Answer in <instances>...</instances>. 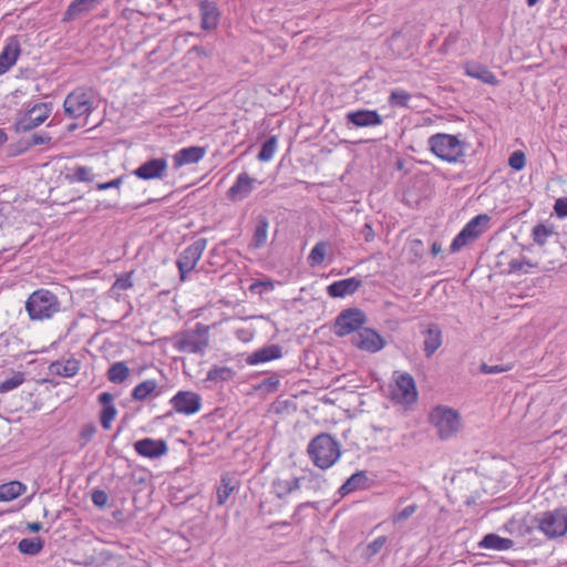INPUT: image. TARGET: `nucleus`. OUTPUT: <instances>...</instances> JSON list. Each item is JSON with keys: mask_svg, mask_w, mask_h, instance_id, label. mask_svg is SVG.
<instances>
[{"mask_svg": "<svg viewBox=\"0 0 567 567\" xmlns=\"http://www.w3.org/2000/svg\"><path fill=\"white\" fill-rule=\"evenodd\" d=\"M307 452L317 467L327 470L340 458L341 445L332 435L321 433L309 442Z\"/></svg>", "mask_w": 567, "mask_h": 567, "instance_id": "f03ea898", "label": "nucleus"}, {"mask_svg": "<svg viewBox=\"0 0 567 567\" xmlns=\"http://www.w3.org/2000/svg\"><path fill=\"white\" fill-rule=\"evenodd\" d=\"M386 542V538L384 536H380L378 538H375L372 543H370L368 545V551L370 555H375L378 554L381 548L384 546Z\"/></svg>", "mask_w": 567, "mask_h": 567, "instance_id": "4d7b16f0", "label": "nucleus"}, {"mask_svg": "<svg viewBox=\"0 0 567 567\" xmlns=\"http://www.w3.org/2000/svg\"><path fill=\"white\" fill-rule=\"evenodd\" d=\"M255 178L247 173H240L234 185L227 190V198L239 202L247 198L254 190Z\"/></svg>", "mask_w": 567, "mask_h": 567, "instance_id": "aec40b11", "label": "nucleus"}, {"mask_svg": "<svg viewBox=\"0 0 567 567\" xmlns=\"http://www.w3.org/2000/svg\"><path fill=\"white\" fill-rule=\"evenodd\" d=\"M24 308L30 321L43 322L53 319L61 311V301L51 290L40 288L27 298Z\"/></svg>", "mask_w": 567, "mask_h": 567, "instance_id": "f257e3e1", "label": "nucleus"}, {"mask_svg": "<svg viewBox=\"0 0 567 567\" xmlns=\"http://www.w3.org/2000/svg\"><path fill=\"white\" fill-rule=\"evenodd\" d=\"M421 333L424 337V353L431 358L443 343L442 330L436 323H427L422 326Z\"/></svg>", "mask_w": 567, "mask_h": 567, "instance_id": "dca6fc26", "label": "nucleus"}, {"mask_svg": "<svg viewBox=\"0 0 567 567\" xmlns=\"http://www.w3.org/2000/svg\"><path fill=\"white\" fill-rule=\"evenodd\" d=\"M109 501V495L102 489H95L92 493V502L96 507L103 508Z\"/></svg>", "mask_w": 567, "mask_h": 567, "instance_id": "864d4df0", "label": "nucleus"}, {"mask_svg": "<svg viewBox=\"0 0 567 567\" xmlns=\"http://www.w3.org/2000/svg\"><path fill=\"white\" fill-rule=\"evenodd\" d=\"M465 74L489 85H496L498 83L494 73L485 65L478 63H467L465 65Z\"/></svg>", "mask_w": 567, "mask_h": 567, "instance_id": "c85d7f7f", "label": "nucleus"}, {"mask_svg": "<svg viewBox=\"0 0 567 567\" xmlns=\"http://www.w3.org/2000/svg\"><path fill=\"white\" fill-rule=\"evenodd\" d=\"M282 357V348L278 344H270L264 348H260L252 352L247 358V363L250 365L268 362L275 359H279Z\"/></svg>", "mask_w": 567, "mask_h": 567, "instance_id": "a878e982", "label": "nucleus"}, {"mask_svg": "<svg viewBox=\"0 0 567 567\" xmlns=\"http://www.w3.org/2000/svg\"><path fill=\"white\" fill-rule=\"evenodd\" d=\"M42 528V524L39 522H33L28 524V529L32 533H38Z\"/></svg>", "mask_w": 567, "mask_h": 567, "instance_id": "69168bd1", "label": "nucleus"}, {"mask_svg": "<svg viewBox=\"0 0 567 567\" xmlns=\"http://www.w3.org/2000/svg\"><path fill=\"white\" fill-rule=\"evenodd\" d=\"M133 287L132 272H126L117 278L113 285L114 289L127 290Z\"/></svg>", "mask_w": 567, "mask_h": 567, "instance_id": "de8ad7c7", "label": "nucleus"}, {"mask_svg": "<svg viewBox=\"0 0 567 567\" xmlns=\"http://www.w3.org/2000/svg\"><path fill=\"white\" fill-rule=\"evenodd\" d=\"M430 421L435 426L441 440H449L461 429V416L452 408L439 405L430 414Z\"/></svg>", "mask_w": 567, "mask_h": 567, "instance_id": "39448f33", "label": "nucleus"}, {"mask_svg": "<svg viewBox=\"0 0 567 567\" xmlns=\"http://www.w3.org/2000/svg\"><path fill=\"white\" fill-rule=\"evenodd\" d=\"M235 377V371L228 367L214 365L207 372L206 380L213 382L230 381Z\"/></svg>", "mask_w": 567, "mask_h": 567, "instance_id": "c9c22d12", "label": "nucleus"}, {"mask_svg": "<svg viewBox=\"0 0 567 567\" xmlns=\"http://www.w3.org/2000/svg\"><path fill=\"white\" fill-rule=\"evenodd\" d=\"M113 395L110 392H102L99 395V402L104 406L114 405L113 404Z\"/></svg>", "mask_w": 567, "mask_h": 567, "instance_id": "680f3d73", "label": "nucleus"}, {"mask_svg": "<svg viewBox=\"0 0 567 567\" xmlns=\"http://www.w3.org/2000/svg\"><path fill=\"white\" fill-rule=\"evenodd\" d=\"M207 246L206 238H199L187 246L178 256L176 265L182 280L196 267Z\"/></svg>", "mask_w": 567, "mask_h": 567, "instance_id": "9d476101", "label": "nucleus"}, {"mask_svg": "<svg viewBox=\"0 0 567 567\" xmlns=\"http://www.w3.org/2000/svg\"><path fill=\"white\" fill-rule=\"evenodd\" d=\"M21 53L20 42L17 37H10L0 53V75L7 73L13 66Z\"/></svg>", "mask_w": 567, "mask_h": 567, "instance_id": "6ab92c4d", "label": "nucleus"}, {"mask_svg": "<svg viewBox=\"0 0 567 567\" xmlns=\"http://www.w3.org/2000/svg\"><path fill=\"white\" fill-rule=\"evenodd\" d=\"M410 249L415 254V256H421L423 251V243L420 239H413L410 243Z\"/></svg>", "mask_w": 567, "mask_h": 567, "instance_id": "e2e57ef3", "label": "nucleus"}, {"mask_svg": "<svg viewBox=\"0 0 567 567\" xmlns=\"http://www.w3.org/2000/svg\"><path fill=\"white\" fill-rule=\"evenodd\" d=\"M24 382V373L23 372H16L9 379H6L0 382V393H7L10 392L18 386H20Z\"/></svg>", "mask_w": 567, "mask_h": 567, "instance_id": "c03bdc74", "label": "nucleus"}, {"mask_svg": "<svg viewBox=\"0 0 567 567\" xmlns=\"http://www.w3.org/2000/svg\"><path fill=\"white\" fill-rule=\"evenodd\" d=\"M556 236L555 228L550 224L539 223L532 229L533 241L538 246H544L550 238Z\"/></svg>", "mask_w": 567, "mask_h": 567, "instance_id": "72a5a7b5", "label": "nucleus"}, {"mask_svg": "<svg viewBox=\"0 0 567 567\" xmlns=\"http://www.w3.org/2000/svg\"><path fill=\"white\" fill-rule=\"evenodd\" d=\"M508 370H509V367L503 365V364L489 365L487 363H482V365H481V371L485 374H495V373H501V372H505Z\"/></svg>", "mask_w": 567, "mask_h": 567, "instance_id": "5fc2aeb1", "label": "nucleus"}, {"mask_svg": "<svg viewBox=\"0 0 567 567\" xmlns=\"http://www.w3.org/2000/svg\"><path fill=\"white\" fill-rule=\"evenodd\" d=\"M208 343V326L196 323L194 329L185 330L176 337L175 348L181 352L203 353Z\"/></svg>", "mask_w": 567, "mask_h": 567, "instance_id": "423d86ee", "label": "nucleus"}, {"mask_svg": "<svg viewBox=\"0 0 567 567\" xmlns=\"http://www.w3.org/2000/svg\"><path fill=\"white\" fill-rule=\"evenodd\" d=\"M50 370L54 374L65 377V378H71V377H74L79 372L80 361L74 358H70L66 360H59V361L53 362L50 365Z\"/></svg>", "mask_w": 567, "mask_h": 567, "instance_id": "c756f323", "label": "nucleus"}, {"mask_svg": "<svg viewBox=\"0 0 567 567\" xmlns=\"http://www.w3.org/2000/svg\"><path fill=\"white\" fill-rule=\"evenodd\" d=\"M330 247V244L328 241H319L317 243L309 256H308V261L311 266H318V265H321L324 259H326V256H327V251Z\"/></svg>", "mask_w": 567, "mask_h": 567, "instance_id": "4c0bfd02", "label": "nucleus"}, {"mask_svg": "<svg viewBox=\"0 0 567 567\" xmlns=\"http://www.w3.org/2000/svg\"><path fill=\"white\" fill-rule=\"evenodd\" d=\"M537 528L548 538H557L567 533V508H557L535 517Z\"/></svg>", "mask_w": 567, "mask_h": 567, "instance_id": "6e6552de", "label": "nucleus"}, {"mask_svg": "<svg viewBox=\"0 0 567 567\" xmlns=\"http://www.w3.org/2000/svg\"><path fill=\"white\" fill-rule=\"evenodd\" d=\"M393 395L405 403L415 402L417 399V391L414 379L409 373H403L398 377L395 381V389Z\"/></svg>", "mask_w": 567, "mask_h": 567, "instance_id": "f3484780", "label": "nucleus"}, {"mask_svg": "<svg viewBox=\"0 0 567 567\" xmlns=\"http://www.w3.org/2000/svg\"><path fill=\"white\" fill-rule=\"evenodd\" d=\"M367 321L365 313L358 308H349L339 313L334 323V333L344 337L352 332H359Z\"/></svg>", "mask_w": 567, "mask_h": 567, "instance_id": "1a4fd4ad", "label": "nucleus"}, {"mask_svg": "<svg viewBox=\"0 0 567 567\" xmlns=\"http://www.w3.org/2000/svg\"><path fill=\"white\" fill-rule=\"evenodd\" d=\"M537 267V264L533 262L526 257L512 259L508 264L509 274H528L529 269Z\"/></svg>", "mask_w": 567, "mask_h": 567, "instance_id": "58836bf2", "label": "nucleus"}, {"mask_svg": "<svg viewBox=\"0 0 567 567\" xmlns=\"http://www.w3.org/2000/svg\"><path fill=\"white\" fill-rule=\"evenodd\" d=\"M169 404L178 414L193 415L202 408V398L193 391H178L171 400Z\"/></svg>", "mask_w": 567, "mask_h": 567, "instance_id": "f8f14e48", "label": "nucleus"}, {"mask_svg": "<svg viewBox=\"0 0 567 567\" xmlns=\"http://www.w3.org/2000/svg\"><path fill=\"white\" fill-rule=\"evenodd\" d=\"M117 410L115 405L104 406L101 411L100 420L103 429L109 430L112 421L115 419Z\"/></svg>", "mask_w": 567, "mask_h": 567, "instance_id": "a18cd8bd", "label": "nucleus"}, {"mask_svg": "<svg viewBox=\"0 0 567 567\" xmlns=\"http://www.w3.org/2000/svg\"><path fill=\"white\" fill-rule=\"evenodd\" d=\"M95 433L96 426L93 423L85 424L80 432L81 445L87 444Z\"/></svg>", "mask_w": 567, "mask_h": 567, "instance_id": "09e8293b", "label": "nucleus"}, {"mask_svg": "<svg viewBox=\"0 0 567 567\" xmlns=\"http://www.w3.org/2000/svg\"><path fill=\"white\" fill-rule=\"evenodd\" d=\"M275 286L274 282L270 280L266 281H255L250 286V291L261 295L262 292H268L274 290Z\"/></svg>", "mask_w": 567, "mask_h": 567, "instance_id": "8fccbe9b", "label": "nucleus"}, {"mask_svg": "<svg viewBox=\"0 0 567 567\" xmlns=\"http://www.w3.org/2000/svg\"><path fill=\"white\" fill-rule=\"evenodd\" d=\"M234 489L235 485L233 484V480L227 476H223L220 480V485L217 488V504L224 505Z\"/></svg>", "mask_w": 567, "mask_h": 567, "instance_id": "a19ab883", "label": "nucleus"}, {"mask_svg": "<svg viewBox=\"0 0 567 567\" xmlns=\"http://www.w3.org/2000/svg\"><path fill=\"white\" fill-rule=\"evenodd\" d=\"M347 122L355 127L378 126L382 124L381 115L374 110H358L348 112Z\"/></svg>", "mask_w": 567, "mask_h": 567, "instance_id": "a211bd4d", "label": "nucleus"}, {"mask_svg": "<svg viewBox=\"0 0 567 567\" xmlns=\"http://www.w3.org/2000/svg\"><path fill=\"white\" fill-rule=\"evenodd\" d=\"M134 450L143 457L155 460L165 455L168 452V446L162 439L145 437L134 443Z\"/></svg>", "mask_w": 567, "mask_h": 567, "instance_id": "2eb2a0df", "label": "nucleus"}, {"mask_svg": "<svg viewBox=\"0 0 567 567\" xmlns=\"http://www.w3.org/2000/svg\"><path fill=\"white\" fill-rule=\"evenodd\" d=\"M168 168L167 161L164 157L151 158L140 165L133 174L140 179H162L166 176Z\"/></svg>", "mask_w": 567, "mask_h": 567, "instance_id": "4468645a", "label": "nucleus"}, {"mask_svg": "<svg viewBox=\"0 0 567 567\" xmlns=\"http://www.w3.org/2000/svg\"><path fill=\"white\" fill-rule=\"evenodd\" d=\"M525 164H526V157L522 151H516L509 156L508 165L513 169L520 171L524 168Z\"/></svg>", "mask_w": 567, "mask_h": 567, "instance_id": "49530a36", "label": "nucleus"}, {"mask_svg": "<svg viewBox=\"0 0 567 567\" xmlns=\"http://www.w3.org/2000/svg\"><path fill=\"white\" fill-rule=\"evenodd\" d=\"M554 213L560 219L567 217V197H559L556 199Z\"/></svg>", "mask_w": 567, "mask_h": 567, "instance_id": "603ef678", "label": "nucleus"}, {"mask_svg": "<svg viewBox=\"0 0 567 567\" xmlns=\"http://www.w3.org/2000/svg\"><path fill=\"white\" fill-rule=\"evenodd\" d=\"M51 141V136L45 133H35L31 136V140L29 141V145L35 146V145H42L48 144Z\"/></svg>", "mask_w": 567, "mask_h": 567, "instance_id": "13d9d810", "label": "nucleus"}, {"mask_svg": "<svg viewBox=\"0 0 567 567\" xmlns=\"http://www.w3.org/2000/svg\"><path fill=\"white\" fill-rule=\"evenodd\" d=\"M269 220L266 216L259 215L256 218V225L250 246L260 249L266 246L268 239Z\"/></svg>", "mask_w": 567, "mask_h": 567, "instance_id": "cd10ccee", "label": "nucleus"}, {"mask_svg": "<svg viewBox=\"0 0 567 567\" xmlns=\"http://www.w3.org/2000/svg\"><path fill=\"white\" fill-rule=\"evenodd\" d=\"M370 486V478L364 471L352 474L339 488V494L346 496L354 491L365 489Z\"/></svg>", "mask_w": 567, "mask_h": 567, "instance_id": "bb28decb", "label": "nucleus"}, {"mask_svg": "<svg viewBox=\"0 0 567 567\" xmlns=\"http://www.w3.org/2000/svg\"><path fill=\"white\" fill-rule=\"evenodd\" d=\"M417 508H419L417 504H411V505L406 506L405 508L400 511L393 517V522L398 523V522L406 520L408 518H410L417 511Z\"/></svg>", "mask_w": 567, "mask_h": 567, "instance_id": "3c124183", "label": "nucleus"}, {"mask_svg": "<svg viewBox=\"0 0 567 567\" xmlns=\"http://www.w3.org/2000/svg\"><path fill=\"white\" fill-rule=\"evenodd\" d=\"M94 92L92 90L78 87L64 99V114L70 118L87 117L94 110Z\"/></svg>", "mask_w": 567, "mask_h": 567, "instance_id": "20e7f679", "label": "nucleus"}, {"mask_svg": "<svg viewBox=\"0 0 567 567\" xmlns=\"http://www.w3.org/2000/svg\"><path fill=\"white\" fill-rule=\"evenodd\" d=\"M278 140L277 136H270L262 145L259 151L257 158L260 162H269L277 150Z\"/></svg>", "mask_w": 567, "mask_h": 567, "instance_id": "79ce46f5", "label": "nucleus"}, {"mask_svg": "<svg viewBox=\"0 0 567 567\" xmlns=\"http://www.w3.org/2000/svg\"><path fill=\"white\" fill-rule=\"evenodd\" d=\"M199 12H200V28L205 31H213L217 28L220 12L215 2L212 1H200L199 3Z\"/></svg>", "mask_w": 567, "mask_h": 567, "instance_id": "4be33fe9", "label": "nucleus"}, {"mask_svg": "<svg viewBox=\"0 0 567 567\" xmlns=\"http://www.w3.org/2000/svg\"><path fill=\"white\" fill-rule=\"evenodd\" d=\"M513 546V539L501 537L497 534H487L480 542V547L485 549L508 550Z\"/></svg>", "mask_w": 567, "mask_h": 567, "instance_id": "7c9ffc66", "label": "nucleus"}, {"mask_svg": "<svg viewBox=\"0 0 567 567\" xmlns=\"http://www.w3.org/2000/svg\"><path fill=\"white\" fill-rule=\"evenodd\" d=\"M162 394V389L158 386V383L153 380H145L138 383L132 391L131 398L133 401L142 402L147 400L151 396L157 398Z\"/></svg>", "mask_w": 567, "mask_h": 567, "instance_id": "393cba45", "label": "nucleus"}, {"mask_svg": "<svg viewBox=\"0 0 567 567\" xmlns=\"http://www.w3.org/2000/svg\"><path fill=\"white\" fill-rule=\"evenodd\" d=\"M411 95L403 90H393L389 96V104L392 107H408Z\"/></svg>", "mask_w": 567, "mask_h": 567, "instance_id": "37998d69", "label": "nucleus"}, {"mask_svg": "<svg viewBox=\"0 0 567 567\" xmlns=\"http://www.w3.org/2000/svg\"><path fill=\"white\" fill-rule=\"evenodd\" d=\"M130 375V369L128 367L122 362H115L113 363L107 371V379L112 383H123Z\"/></svg>", "mask_w": 567, "mask_h": 567, "instance_id": "f704fd0d", "label": "nucleus"}, {"mask_svg": "<svg viewBox=\"0 0 567 567\" xmlns=\"http://www.w3.org/2000/svg\"><path fill=\"white\" fill-rule=\"evenodd\" d=\"M359 236L364 239V241H372L374 238V230L371 224L365 223L363 227L359 230Z\"/></svg>", "mask_w": 567, "mask_h": 567, "instance_id": "bf43d9fd", "label": "nucleus"}, {"mask_svg": "<svg viewBox=\"0 0 567 567\" xmlns=\"http://www.w3.org/2000/svg\"><path fill=\"white\" fill-rule=\"evenodd\" d=\"M8 140L7 133L4 130L0 128V145L4 144Z\"/></svg>", "mask_w": 567, "mask_h": 567, "instance_id": "774afa93", "label": "nucleus"}, {"mask_svg": "<svg viewBox=\"0 0 567 567\" xmlns=\"http://www.w3.org/2000/svg\"><path fill=\"white\" fill-rule=\"evenodd\" d=\"M441 250H442L441 245H440L439 243L434 241V243L432 244V246H431V254H432L433 256H436L437 254H440V252H441Z\"/></svg>", "mask_w": 567, "mask_h": 567, "instance_id": "338daca9", "label": "nucleus"}, {"mask_svg": "<svg viewBox=\"0 0 567 567\" xmlns=\"http://www.w3.org/2000/svg\"><path fill=\"white\" fill-rule=\"evenodd\" d=\"M491 217L487 214H480L472 218L453 239L450 250L457 252L463 247L478 239L489 228Z\"/></svg>", "mask_w": 567, "mask_h": 567, "instance_id": "0eeeda50", "label": "nucleus"}, {"mask_svg": "<svg viewBox=\"0 0 567 567\" xmlns=\"http://www.w3.org/2000/svg\"><path fill=\"white\" fill-rule=\"evenodd\" d=\"M279 385V380L275 377L267 378L262 381L260 388L266 389L267 391H275Z\"/></svg>", "mask_w": 567, "mask_h": 567, "instance_id": "052dcab7", "label": "nucleus"}, {"mask_svg": "<svg viewBox=\"0 0 567 567\" xmlns=\"http://www.w3.org/2000/svg\"><path fill=\"white\" fill-rule=\"evenodd\" d=\"M103 0H73L63 16V21L69 22L89 13Z\"/></svg>", "mask_w": 567, "mask_h": 567, "instance_id": "b1692460", "label": "nucleus"}, {"mask_svg": "<svg viewBox=\"0 0 567 567\" xmlns=\"http://www.w3.org/2000/svg\"><path fill=\"white\" fill-rule=\"evenodd\" d=\"M51 104L37 103L16 123L17 133H27L40 126L51 114Z\"/></svg>", "mask_w": 567, "mask_h": 567, "instance_id": "9b49d317", "label": "nucleus"}, {"mask_svg": "<svg viewBox=\"0 0 567 567\" xmlns=\"http://www.w3.org/2000/svg\"><path fill=\"white\" fill-rule=\"evenodd\" d=\"M66 178L71 182V183H76V182H92L93 178H94V174L92 172V168L90 167H85V166H75L73 169H72V173H69L66 175Z\"/></svg>", "mask_w": 567, "mask_h": 567, "instance_id": "ea45409f", "label": "nucleus"}, {"mask_svg": "<svg viewBox=\"0 0 567 567\" xmlns=\"http://www.w3.org/2000/svg\"><path fill=\"white\" fill-rule=\"evenodd\" d=\"M300 478L291 480L277 478L272 482V491L278 498H284L301 487Z\"/></svg>", "mask_w": 567, "mask_h": 567, "instance_id": "2f4dec72", "label": "nucleus"}, {"mask_svg": "<svg viewBox=\"0 0 567 567\" xmlns=\"http://www.w3.org/2000/svg\"><path fill=\"white\" fill-rule=\"evenodd\" d=\"M427 145L436 157L447 163L461 162L465 156L466 144L457 135L437 133L430 136Z\"/></svg>", "mask_w": 567, "mask_h": 567, "instance_id": "7ed1b4c3", "label": "nucleus"}, {"mask_svg": "<svg viewBox=\"0 0 567 567\" xmlns=\"http://www.w3.org/2000/svg\"><path fill=\"white\" fill-rule=\"evenodd\" d=\"M27 491V486L19 482L12 481L0 485V502H10L22 495Z\"/></svg>", "mask_w": 567, "mask_h": 567, "instance_id": "473e14b6", "label": "nucleus"}, {"mask_svg": "<svg viewBox=\"0 0 567 567\" xmlns=\"http://www.w3.org/2000/svg\"><path fill=\"white\" fill-rule=\"evenodd\" d=\"M206 150L200 146H189L179 150L173 156L174 168L178 169L184 165L198 163L205 156Z\"/></svg>", "mask_w": 567, "mask_h": 567, "instance_id": "5701e85b", "label": "nucleus"}, {"mask_svg": "<svg viewBox=\"0 0 567 567\" xmlns=\"http://www.w3.org/2000/svg\"><path fill=\"white\" fill-rule=\"evenodd\" d=\"M352 343L360 350L374 353L382 350L386 341L375 330L363 328L353 336Z\"/></svg>", "mask_w": 567, "mask_h": 567, "instance_id": "ddd939ff", "label": "nucleus"}, {"mask_svg": "<svg viewBox=\"0 0 567 567\" xmlns=\"http://www.w3.org/2000/svg\"><path fill=\"white\" fill-rule=\"evenodd\" d=\"M237 338L244 342H248L252 339V332L246 329H239L236 332Z\"/></svg>", "mask_w": 567, "mask_h": 567, "instance_id": "0e129e2a", "label": "nucleus"}, {"mask_svg": "<svg viewBox=\"0 0 567 567\" xmlns=\"http://www.w3.org/2000/svg\"><path fill=\"white\" fill-rule=\"evenodd\" d=\"M44 542L40 537L23 538L18 544V549L25 555H38L43 548Z\"/></svg>", "mask_w": 567, "mask_h": 567, "instance_id": "e433bc0d", "label": "nucleus"}, {"mask_svg": "<svg viewBox=\"0 0 567 567\" xmlns=\"http://www.w3.org/2000/svg\"><path fill=\"white\" fill-rule=\"evenodd\" d=\"M123 184V176H120L117 178H114L107 183H99L96 184V189L99 190H106L110 188L118 189L121 185Z\"/></svg>", "mask_w": 567, "mask_h": 567, "instance_id": "6e6d98bb", "label": "nucleus"}, {"mask_svg": "<svg viewBox=\"0 0 567 567\" xmlns=\"http://www.w3.org/2000/svg\"><path fill=\"white\" fill-rule=\"evenodd\" d=\"M362 285V280L357 277H351L338 280L328 286L327 292L332 298H343L353 295Z\"/></svg>", "mask_w": 567, "mask_h": 567, "instance_id": "412c9836", "label": "nucleus"}]
</instances>
